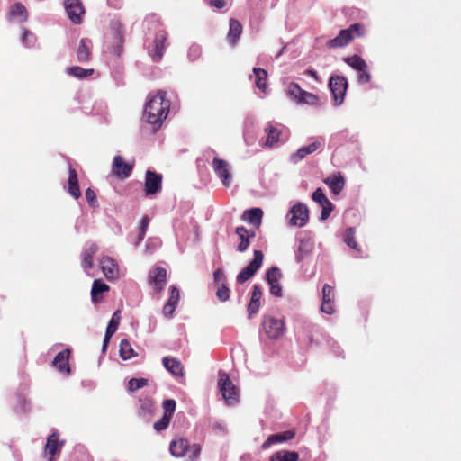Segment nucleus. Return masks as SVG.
Masks as SVG:
<instances>
[{
	"label": "nucleus",
	"mask_w": 461,
	"mask_h": 461,
	"mask_svg": "<svg viewBox=\"0 0 461 461\" xmlns=\"http://www.w3.org/2000/svg\"><path fill=\"white\" fill-rule=\"evenodd\" d=\"M117 329L107 326L104 338L110 339Z\"/></svg>",
	"instance_id": "62"
},
{
	"label": "nucleus",
	"mask_w": 461,
	"mask_h": 461,
	"mask_svg": "<svg viewBox=\"0 0 461 461\" xmlns=\"http://www.w3.org/2000/svg\"><path fill=\"white\" fill-rule=\"evenodd\" d=\"M325 184L334 194H339L344 188L345 180L340 174H338L327 177Z\"/></svg>",
	"instance_id": "30"
},
{
	"label": "nucleus",
	"mask_w": 461,
	"mask_h": 461,
	"mask_svg": "<svg viewBox=\"0 0 461 461\" xmlns=\"http://www.w3.org/2000/svg\"><path fill=\"white\" fill-rule=\"evenodd\" d=\"M213 277L215 282H220L223 279V273L221 270L218 269L213 273Z\"/></svg>",
	"instance_id": "61"
},
{
	"label": "nucleus",
	"mask_w": 461,
	"mask_h": 461,
	"mask_svg": "<svg viewBox=\"0 0 461 461\" xmlns=\"http://www.w3.org/2000/svg\"><path fill=\"white\" fill-rule=\"evenodd\" d=\"M270 285V293L272 295H275L276 297L282 296V287L279 284V282H275L272 284H269Z\"/></svg>",
	"instance_id": "55"
},
{
	"label": "nucleus",
	"mask_w": 461,
	"mask_h": 461,
	"mask_svg": "<svg viewBox=\"0 0 461 461\" xmlns=\"http://www.w3.org/2000/svg\"><path fill=\"white\" fill-rule=\"evenodd\" d=\"M160 244L161 242L158 239H149L146 243V253H152Z\"/></svg>",
	"instance_id": "50"
},
{
	"label": "nucleus",
	"mask_w": 461,
	"mask_h": 461,
	"mask_svg": "<svg viewBox=\"0 0 461 461\" xmlns=\"http://www.w3.org/2000/svg\"><path fill=\"white\" fill-rule=\"evenodd\" d=\"M120 321H121V312H120V311H116L113 314V316H112V318H111V320H110V321L108 323V326L112 327V328L118 329Z\"/></svg>",
	"instance_id": "54"
},
{
	"label": "nucleus",
	"mask_w": 461,
	"mask_h": 461,
	"mask_svg": "<svg viewBox=\"0 0 461 461\" xmlns=\"http://www.w3.org/2000/svg\"><path fill=\"white\" fill-rule=\"evenodd\" d=\"M333 288L329 285H324L322 288V302L321 311L326 314H332L335 312L333 304Z\"/></svg>",
	"instance_id": "18"
},
{
	"label": "nucleus",
	"mask_w": 461,
	"mask_h": 461,
	"mask_svg": "<svg viewBox=\"0 0 461 461\" xmlns=\"http://www.w3.org/2000/svg\"><path fill=\"white\" fill-rule=\"evenodd\" d=\"M68 193L75 199H78L81 196V192L78 185L77 175L75 169L69 167L68 170Z\"/></svg>",
	"instance_id": "29"
},
{
	"label": "nucleus",
	"mask_w": 461,
	"mask_h": 461,
	"mask_svg": "<svg viewBox=\"0 0 461 461\" xmlns=\"http://www.w3.org/2000/svg\"><path fill=\"white\" fill-rule=\"evenodd\" d=\"M305 74L306 75H309L311 76L312 77H313L316 81H319V78H318V75H317V72L313 69H307L305 71Z\"/></svg>",
	"instance_id": "63"
},
{
	"label": "nucleus",
	"mask_w": 461,
	"mask_h": 461,
	"mask_svg": "<svg viewBox=\"0 0 461 461\" xmlns=\"http://www.w3.org/2000/svg\"><path fill=\"white\" fill-rule=\"evenodd\" d=\"M294 437V433L293 431H285L282 433L271 435L262 444V448L267 449L274 444L287 441L289 439H292Z\"/></svg>",
	"instance_id": "27"
},
{
	"label": "nucleus",
	"mask_w": 461,
	"mask_h": 461,
	"mask_svg": "<svg viewBox=\"0 0 461 461\" xmlns=\"http://www.w3.org/2000/svg\"><path fill=\"white\" fill-rule=\"evenodd\" d=\"M170 101L166 97V92L159 90L150 93L144 105L143 117L151 125L153 131L158 130L168 115Z\"/></svg>",
	"instance_id": "1"
},
{
	"label": "nucleus",
	"mask_w": 461,
	"mask_h": 461,
	"mask_svg": "<svg viewBox=\"0 0 461 461\" xmlns=\"http://www.w3.org/2000/svg\"><path fill=\"white\" fill-rule=\"evenodd\" d=\"M253 74L255 77L256 86L262 92H265L267 89V71L263 68H254Z\"/></svg>",
	"instance_id": "34"
},
{
	"label": "nucleus",
	"mask_w": 461,
	"mask_h": 461,
	"mask_svg": "<svg viewBox=\"0 0 461 461\" xmlns=\"http://www.w3.org/2000/svg\"><path fill=\"white\" fill-rule=\"evenodd\" d=\"M230 289L221 284L219 285L216 294L220 301L226 302L230 298Z\"/></svg>",
	"instance_id": "48"
},
{
	"label": "nucleus",
	"mask_w": 461,
	"mask_h": 461,
	"mask_svg": "<svg viewBox=\"0 0 461 461\" xmlns=\"http://www.w3.org/2000/svg\"><path fill=\"white\" fill-rule=\"evenodd\" d=\"M329 87L333 95L336 105H340L348 89V81L341 76H331L329 81Z\"/></svg>",
	"instance_id": "7"
},
{
	"label": "nucleus",
	"mask_w": 461,
	"mask_h": 461,
	"mask_svg": "<svg viewBox=\"0 0 461 461\" xmlns=\"http://www.w3.org/2000/svg\"><path fill=\"white\" fill-rule=\"evenodd\" d=\"M265 131L267 139L264 146L267 148H273L288 138V131L283 126H275L267 123Z\"/></svg>",
	"instance_id": "6"
},
{
	"label": "nucleus",
	"mask_w": 461,
	"mask_h": 461,
	"mask_svg": "<svg viewBox=\"0 0 461 461\" xmlns=\"http://www.w3.org/2000/svg\"><path fill=\"white\" fill-rule=\"evenodd\" d=\"M212 429L221 434H226L228 429L224 423L217 421L212 424Z\"/></svg>",
	"instance_id": "56"
},
{
	"label": "nucleus",
	"mask_w": 461,
	"mask_h": 461,
	"mask_svg": "<svg viewBox=\"0 0 461 461\" xmlns=\"http://www.w3.org/2000/svg\"><path fill=\"white\" fill-rule=\"evenodd\" d=\"M262 325L266 335L269 339H278L285 330L284 321L272 316L264 317Z\"/></svg>",
	"instance_id": "8"
},
{
	"label": "nucleus",
	"mask_w": 461,
	"mask_h": 461,
	"mask_svg": "<svg viewBox=\"0 0 461 461\" xmlns=\"http://www.w3.org/2000/svg\"><path fill=\"white\" fill-rule=\"evenodd\" d=\"M166 40H167L166 32L164 31L158 32V33L157 34V36L154 40L153 47L149 51L150 56L152 57V59L154 61H159L161 59V58L163 56V52L166 48V45H165Z\"/></svg>",
	"instance_id": "16"
},
{
	"label": "nucleus",
	"mask_w": 461,
	"mask_h": 461,
	"mask_svg": "<svg viewBox=\"0 0 461 461\" xmlns=\"http://www.w3.org/2000/svg\"><path fill=\"white\" fill-rule=\"evenodd\" d=\"M149 218L146 215L143 216L140 220V227H139V230H140L139 235L134 242L135 246H139L141 243V241L143 240L146 231H147V229L149 227Z\"/></svg>",
	"instance_id": "40"
},
{
	"label": "nucleus",
	"mask_w": 461,
	"mask_h": 461,
	"mask_svg": "<svg viewBox=\"0 0 461 461\" xmlns=\"http://www.w3.org/2000/svg\"><path fill=\"white\" fill-rule=\"evenodd\" d=\"M242 32V26L241 24L234 19H230V29L228 33V40L230 43L234 45L238 39L240 38Z\"/></svg>",
	"instance_id": "33"
},
{
	"label": "nucleus",
	"mask_w": 461,
	"mask_h": 461,
	"mask_svg": "<svg viewBox=\"0 0 461 461\" xmlns=\"http://www.w3.org/2000/svg\"><path fill=\"white\" fill-rule=\"evenodd\" d=\"M189 442L185 438L173 440L169 446L170 453L176 457H183L187 454Z\"/></svg>",
	"instance_id": "24"
},
{
	"label": "nucleus",
	"mask_w": 461,
	"mask_h": 461,
	"mask_svg": "<svg viewBox=\"0 0 461 461\" xmlns=\"http://www.w3.org/2000/svg\"><path fill=\"white\" fill-rule=\"evenodd\" d=\"M164 414L172 417L176 410V402L172 399L166 400L163 402Z\"/></svg>",
	"instance_id": "47"
},
{
	"label": "nucleus",
	"mask_w": 461,
	"mask_h": 461,
	"mask_svg": "<svg viewBox=\"0 0 461 461\" xmlns=\"http://www.w3.org/2000/svg\"><path fill=\"white\" fill-rule=\"evenodd\" d=\"M299 456L294 451H279L275 453L269 461H298Z\"/></svg>",
	"instance_id": "37"
},
{
	"label": "nucleus",
	"mask_w": 461,
	"mask_h": 461,
	"mask_svg": "<svg viewBox=\"0 0 461 461\" xmlns=\"http://www.w3.org/2000/svg\"><path fill=\"white\" fill-rule=\"evenodd\" d=\"M145 194L147 196L156 194L162 187V176L150 170L145 176Z\"/></svg>",
	"instance_id": "13"
},
{
	"label": "nucleus",
	"mask_w": 461,
	"mask_h": 461,
	"mask_svg": "<svg viewBox=\"0 0 461 461\" xmlns=\"http://www.w3.org/2000/svg\"><path fill=\"white\" fill-rule=\"evenodd\" d=\"M86 197L90 204H93V203L95 200V194L93 190L88 188L86 192Z\"/></svg>",
	"instance_id": "59"
},
{
	"label": "nucleus",
	"mask_w": 461,
	"mask_h": 461,
	"mask_svg": "<svg viewBox=\"0 0 461 461\" xmlns=\"http://www.w3.org/2000/svg\"><path fill=\"white\" fill-rule=\"evenodd\" d=\"M281 272L279 268L273 267H271L268 272L267 273V279L268 284H272L275 282H279V279L281 278Z\"/></svg>",
	"instance_id": "44"
},
{
	"label": "nucleus",
	"mask_w": 461,
	"mask_h": 461,
	"mask_svg": "<svg viewBox=\"0 0 461 461\" xmlns=\"http://www.w3.org/2000/svg\"><path fill=\"white\" fill-rule=\"evenodd\" d=\"M92 41L89 39H82L77 50V58L79 62H87L91 59Z\"/></svg>",
	"instance_id": "23"
},
{
	"label": "nucleus",
	"mask_w": 461,
	"mask_h": 461,
	"mask_svg": "<svg viewBox=\"0 0 461 461\" xmlns=\"http://www.w3.org/2000/svg\"><path fill=\"white\" fill-rule=\"evenodd\" d=\"M170 420H171V417L164 414L163 417L159 420H158L154 423V429L157 431H162V430L166 429L169 425Z\"/></svg>",
	"instance_id": "45"
},
{
	"label": "nucleus",
	"mask_w": 461,
	"mask_h": 461,
	"mask_svg": "<svg viewBox=\"0 0 461 461\" xmlns=\"http://www.w3.org/2000/svg\"><path fill=\"white\" fill-rule=\"evenodd\" d=\"M212 166L222 185L228 187L231 180L230 166L229 163L218 157H214Z\"/></svg>",
	"instance_id": "10"
},
{
	"label": "nucleus",
	"mask_w": 461,
	"mask_h": 461,
	"mask_svg": "<svg viewBox=\"0 0 461 461\" xmlns=\"http://www.w3.org/2000/svg\"><path fill=\"white\" fill-rule=\"evenodd\" d=\"M262 297V292L258 285L253 286L250 302L248 305L249 313L255 314L260 307V299Z\"/></svg>",
	"instance_id": "32"
},
{
	"label": "nucleus",
	"mask_w": 461,
	"mask_h": 461,
	"mask_svg": "<svg viewBox=\"0 0 461 461\" xmlns=\"http://www.w3.org/2000/svg\"><path fill=\"white\" fill-rule=\"evenodd\" d=\"M187 453H188V457L191 461L197 460L201 454L200 445L199 444H194L192 446L189 445Z\"/></svg>",
	"instance_id": "46"
},
{
	"label": "nucleus",
	"mask_w": 461,
	"mask_h": 461,
	"mask_svg": "<svg viewBox=\"0 0 461 461\" xmlns=\"http://www.w3.org/2000/svg\"><path fill=\"white\" fill-rule=\"evenodd\" d=\"M236 234L240 240V242L238 245V250L240 252H244L249 248L250 244V238H253L255 233H249L245 227H238L236 229Z\"/></svg>",
	"instance_id": "28"
},
{
	"label": "nucleus",
	"mask_w": 461,
	"mask_h": 461,
	"mask_svg": "<svg viewBox=\"0 0 461 461\" xmlns=\"http://www.w3.org/2000/svg\"><path fill=\"white\" fill-rule=\"evenodd\" d=\"M313 249L312 242L306 240H301L296 250V260L297 262L303 261L309 255H311Z\"/></svg>",
	"instance_id": "31"
},
{
	"label": "nucleus",
	"mask_w": 461,
	"mask_h": 461,
	"mask_svg": "<svg viewBox=\"0 0 461 461\" xmlns=\"http://www.w3.org/2000/svg\"><path fill=\"white\" fill-rule=\"evenodd\" d=\"M364 33V28L360 23H355L348 28L341 30L339 34L326 42L329 49H338L348 45L353 39Z\"/></svg>",
	"instance_id": "2"
},
{
	"label": "nucleus",
	"mask_w": 461,
	"mask_h": 461,
	"mask_svg": "<svg viewBox=\"0 0 461 461\" xmlns=\"http://www.w3.org/2000/svg\"><path fill=\"white\" fill-rule=\"evenodd\" d=\"M263 211L260 208H252L247 210L242 214V220L256 227L261 224Z\"/></svg>",
	"instance_id": "26"
},
{
	"label": "nucleus",
	"mask_w": 461,
	"mask_h": 461,
	"mask_svg": "<svg viewBox=\"0 0 461 461\" xmlns=\"http://www.w3.org/2000/svg\"><path fill=\"white\" fill-rule=\"evenodd\" d=\"M287 95L298 104H307L315 107L320 105V99L317 95L302 89L296 83L288 85Z\"/></svg>",
	"instance_id": "3"
},
{
	"label": "nucleus",
	"mask_w": 461,
	"mask_h": 461,
	"mask_svg": "<svg viewBox=\"0 0 461 461\" xmlns=\"http://www.w3.org/2000/svg\"><path fill=\"white\" fill-rule=\"evenodd\" d=\"M70 356V350L65 349L62 352L58 353L53 360L54 366L61 373L69 375L70 368L68 359Z\"/></svg>",
	"instance_id": "21"
},
{
	"label": "nucleus",
	"mask_w": 461,
	"mask_h": 461,
	"mask_svg": "<svg viewBox=\"0 0 461 461\" xmlns=\"http://www.w3.org/2000/svg\"><path fill=\"white\" fill-rule=\"evenodd\" d=\"M109 290V285L104 283L100 279H95L93 282L92 289H91V298L94 303H97L100 301L98 298V294L104 292H107Z\"/></svg>",
	"instance_id": "35"
},
{
	"label": "nucleus",
	"mask_w": 461,
	"mask_h": 461,
	"mask_svg": "<svg viewBox=\"0 0 461 461\" xmlns=\"http://www.w3.org/2000/svg\"><path fill=\"white\" fill-rule=\"evenodd\" d=\"M148 384V380L145 378H132L128 383V389L130 391H136L138 389H140Z\"/></svg>",
	"instance_id": "43"
},
{
	"label": "nucleus",
	"mask_w": 461,
	"mask_h": 461,
	"mask_svg": "<svg viewBox=\"0 0 461 461\" xmlns=\"http://www.w3.org/2000/svg\"><path fill=\"white\" fill-rule=\"evenodd\" d=\"M98 251V246L95 243L86 244L82 251V267L88 274V270L93 267V257Z\"/></svg>",
	"instance_id": "19"
},
{
	"label": "nucleus",
	"mask_w": 461,
	"mask_h": 461,
	"mask_svg": "<svg viewBox=\"0 0 461 461\" xmlns=\"http://www.w3.org/2000/svg\"><path fill=\"white\" fill-rule=\"evenodd\" d=\"M312 198L315 203H319L320 206L327 205L331 203L328 200L321 188H317L313 192Z\"/></svg>",
	"instance_id": "42"
},
{
	"label": "nucleus",
	"mask_w": 461,
	"mask_h": 461,
	"mask_svg": "<svg viewBox=\"0 0 461 461\" xmlns=\"http://www.w3.org/2000/svg\"><path fill=\"white\" fill-rule=\"evenodd\" d=\"M360 74L358 75V81L362 84L368 83L370 81L371 76L369 72L365 70H359Z\"/></svg>",
	"instance_id": "58"
},
{
	"label": "nucleus",
	"mask_w": 461,
	"mask_h": 461,
	"mask_svg": "<svg viewBox=\"0 0 461 461\" xmlns=\"http://www.w3.org/2000/svg\"><path fill=\"white\" fill-rule=\"evenodd\" d=\"M333 204L330 203L327 205L321 206V220L324 221L329 218L331 212L333 211Z\"/></svg>",
	"instance_id": "53"
},
{
	"label": "nucleus",
	"mask_w": 461,
	"mask_h": 461,
	"mask_svg": "<svg viewBox=\"0 0 461 461\" xmlns=\"http://www.w3.org/2000/svg\"><path fill=\"white\" fill-rule=\"evenodd\" d=\"M323 145L324 139L322 137L312 138L309 145L299 148L297 151L292 155V160L296 163L304 158L307 155L312 154Z\"/></svg>",
	"instance_id": "12"
},
{
	"label": "nucleus",
	"mask_w": 461,
	"mask_h": 461,
	"mask_svg": "<svg viewBox=\"0 0 461 461\" xmlns=\"http://www.w3.org/2000/svg\"><path fill=\"white\" fill-rule=\"evenodd\" d=\"M201 54V47L197 44H193L189 48L188 57L191 60L196 59Z\"/></svg>",
	"instance_id": "52"
},
{
	"label": "nucleus",
	"mask_w": 461,
	"mask_h": 461,
	"mask_svg": "<svg viewBox=\"0 0 461 461\" xmlns=\"http://www.w3.org/2000/svg\"><path fill=\"white\" fill-rule=\"evenodd\" d=\"M344 61L350 66L352 68L359 71L365 70L367 68V65L366 61L357 55H353L351 57H348L344 59Z\"/></svg>",
	"instance_id": "38"
},
{
	"label": "nucleus",
	"mask_w": 461,
	"mask_h": 461,
	"mask_svg": "<svg viewBox=\"0 0 461 461\" xmlns=\"http://www.w3.org/2000/svg\"><path fill=\"white\" fill-rule=\"evenodd\" d=\"M263 258V253L260 250H255L253 260L240 272L237 276V281L244 283L250 279L262 266Z\"/></svg>",
	"instance_id": "9"
},
{
	"label": "nucleus",
	"mask_w": 461,
	"mask_h": 461,
	"mask_svg": "<svg viewBox=\"0 0 461 461\" xmlns=\"http://www.w3.org/2000/svg\"><path fill=\"white\" fill-rule=\"evenodd\" d=\"M219 390L228 405H232L238 402L239 392L230 381L226 373H220L218 381Z\"/></svg>",
	"instance_id": "4"
},
{
	"label": "nucleus",
	"mask_w": 461,
	"mask_h": 461,
	"mask_svg": "<svg viewBox=\"0 0 461 461\" xmlns=\"http://www.w3.org/2000/svg\"><path fill=\"white\" fill-rule=\"evenodd\" d=\"M119 355L123 360H128L135 357L137 354L135 353L129 340L123 339L120 342Z\"/></svg>",
	"instance_id": "36"
},
{
	"label": "nucleus",
	"mask_w": 461,
	"mask_h": 461,
	"mask_svg": "<svg viewBox=\"0 0 461 461\" xmlns=\"http://www.w3.org/2000/svg\"><path fill=\"white\" fill-rule=\"evenodd\" d=\"M286 218L290 226L302 228L306 225L309 220L308 207L302 203H297L290 208Z\"/></svg>",
	"instance_id": "5"
},
{
	"label": "nucleus",
	"mask_w": 461,
	"mask_h": 461,
	"mask_svg": "<svg viewBox=\"0 0 461 461\" xmlns=\"http://www.w3.org/2000/svg\"><path fill=\"white\" fill-rule=\"evenodd\" d=\"M110 342V339L104 338L103 341V347H102V352L104 353L106 351V348L108 347V344Z\"/></svg>",
	"instance_id": "64"
},
{
	"label": "nucleus",
	"mask_w": 461,
	"mask_h": 461,
	"mask_svg": "<svg viewBox=\"0 0 461 461\" xmlns=\"http://www.w3.org/2000/svg\"><path fill=\"white\" fill-rule=\"evenodd\" d=\"M354 234V229L348 228L344 234V241L349 248L359 251V248L357 241L355 240Z\"/></svg>",
	"instance_id": "41"
},
{
	"label": "nucleus",
	"mask_w": 461,
	"mask_h": 461,
	"mask_svg": "<svg viewBox=\"0 0 461 461\" xmlns=\"http://www.w3.org/2000/svg\"><path fill=\"white\" fill-rule=\"evenodd\" d=\"M170 290H171V294H170V297H169L167 303H172L176 306L178 303V301L180 299V292L176 286H171Z\"/></svg>",
	"instance_id": "51"
},
{
	"label": "nucleus",
	"mask_w": 461,
	"mask_h": 461,
	"mask_svg": "<svg viewBox=\"0 0 461 461\" xmlns=\"http://www.w3.org/2000/svg\"><path fill=\"white\" fill-rule=\"evenodd\" d=\"M149 277L154 289L160 292L164 289L167 283V270L162 267H157L150 271Z\"/></svg>",
	"instance_id": "17"
},
{
	"label": "nucleus",
	"mask_w": 461,
	"mask_h": 461,
	"mask_svg": "<svg viewBox=\"0 0 461 461\" xmlns=\"http://www.w3.org/2000/svg\"><path fill=\"white\" fill-rule=\"evenodd\" d=\"M28 18V13L24 5L20 3L13 5L8 13V19L13 22L23 23Z\"/></svg>",
	"instance_id": "22"
},
{
	"label": "nucleus",
	"mask_w": 461,
	"mask_h": 461,
	"mask_svg": "<svg viewBox=\"0 0 461 461\" xmlns=\"http://www.w3.org/2000/svg\"><path fill=\"white\" fill-rule=\"evenodd\" d=\"M100 267L108 280H115L120 277L119 267L111 257H103L100 259Z\"/></svg>",
	"instance_id": "14"
},
{
	"label": "nucleus",
	"mask_w": 461,
	"mask_h": 461,
	"mask_svg": "<svg viewBox=\"0 0 461 461\" xmlns=\"http://www.w3.org/2000/svg\"><path fill=\"white\" fill-rule=\"evenodd\" d=\"M209 3L212 6L216 8H222L224 6V1L223 0H209Z\"/></svg>",
	"instance_id": "60"
},
{
	"label": "nucleus",
	"mask_w": 461,
	"mask_h": 461,
	"mask_svg": "<svg viewBox=\"0 0 461 461\" xmlns=\"http://www.w3.org/2000/svg\"><path fill=\"white\" fill-rule=\"evenodd\" d=\"M133 168V165L127 163L121 156H115L113 158L112 172L119 178H127Z\"/></svg>",
	"instance_id": "15"
},
{
	"label": "nucleus",
	"mask_w": 461,
	"mask_h": 461,
	"mask_svg": "<svg viewBox=\"0 0 461 461\" xmlns=\"http://www.w3.org/2000/svg\"><path fill=\"white\" fill-rule=\"evenodd\" d=\"M65 10L69 19L76 24H80L83 20L85 9L80 0H64Z\"/></svg>",
	"instance_id": "11"
},
{
	"label": "nucleus",
	"mask_w": 461,
	"mask_h": 461,
	"mask_svg": "<svg viewBox=\"0 0 461 461\" xmlns=\"http://www.w3.org/2000/svg\"><path fill=\"white\" fill-rule=\"evenodd\" d=\"M162 363L164 367L172 375L181 377L184 375L183 366L176 358L165 357Z\"/></svg>",
	"instance_id": "25"
},
{
	"label": "nucleus",
	"mask_w": 461,
	"mask_h": 461,
	"mask_svg": "<svg viewBox=\"0 0 461 461\" xmlns=\"http://www.w3.org/2000/svg\"><path fill=\"white\" fill-rule=\"evenodd\" d=\"M176 305L167 303L163 307V313L167 317H172L176 310Z\"/></svg>",
	"instance_id": "57"
},
{
	"label": "nucleus",
	"mask_w": 461,
	"mask_h": 461,
	"mask_svg": "<svg viewBox=\"0 0 461 461\" xmlns=\"http://www.w3.org/2000/svg\"><path fill=\"white\" fill-rule=\"evenodd\" d=\"M67 74L73 76L77 78H86L90 77L94 73V69H86L80 67L75 66L66 68Z\"/></svg>",
	"instance_id": "39"
},
{
	"label": "nucleus",
	"mask_w": 461,
	"mask_h": 461,
	"mask_svg": "<svg viewBox=\"0 0 461 461\" xmlns=\"http://www.w3.org/2000/svg\"><path fill=\"white\" fill-rule=\"evenodd\" d=\"M63 446L62 441H59L58 436L56 433L50 435L45 446V456L48 457L49 461H52L56 454H58Z\"/></svg>",
	"instance_id": "20"
},
{
	"label": "nucleus",
	"mask_w": 461,
	"mask_h": 461,
	"mask_svg": "<svg viewBox=\"0 0 461 461\" xmlns=\"http://www.w3.org/2000/svg\"><path fill=\"white\" fill-rule=\"evenodd\" d=\"M35 38L33 35L28 32L27 30H23V35H22V41L23 43L27 47H32L35 44Z\"/></svg>",
	"instance_id": "49"
}]
</instances>
